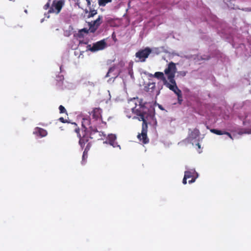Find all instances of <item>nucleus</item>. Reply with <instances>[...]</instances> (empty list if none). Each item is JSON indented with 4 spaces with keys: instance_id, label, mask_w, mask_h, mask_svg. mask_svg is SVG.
I'll use <instances>...</instances> for the list:
<instances>
[{
    "instance_id": "f257e3e1",
    "label": "nucleus",
    "mask_w": 251,
    "mask_h": 251,
    "mask_svg": "<svg viewBox=\"0 0 251 251\" xmlns=\"http://www.w3.org/2000/svg\"><path fill=\"white\" fill-rule=\"evenodd\" d=\"M138 99L134 98L128 101L129 107L132 112L139 116L138 120L143 122L142 126V132H148L147 118L149 116V109L144 104H142L141 101H138L139 104L137 105Z\"/></svg>"
},
{
    "instance_id": "f03ea898",
    "label": "nucleus",
    "mask_w": 251,
    "mask_h": 251,
    "mask_svg": "<svg viewBox=\"0 0 251 251\" xmlns=\"http://www.w3.org/2000/svg\"><path fill=\"white\" fill-rule=\"evenodd\" d=\"M144 90L148 92L151 96L156 97L159 94V90L156 87L155 82L153 79H148V81L144 83Z\"/></svg>"
},
{
    "instance_id": "7ed1b4c3",
    "label": "nucleus",
    "mask_w": 251,
    "mask_h": 251,
    "mask_svg": "<svg viewBox=\"0 0 251 251\" xmlns=\"http://www.w3.org/2000/svg\"><path fill=\"white\" fill-rule=\"evenodd\" d=\"M106 47V43L104 40L98 41L94 43L93 46H91L89 45L87 46V50H90L92 52H96L100 50H102Z\"/></svg>"
},
{
    "instance_id": "20e7f679",
    "label": "nucleus",
    "mask_w": 251,
    "mask_h": 251,
    "mask_svg": "<svg viewBox=\"0 0 251 251\" xmlns=\"http://www.w3.org/2000/svg\"><path fill=\"white\" fill-rule=\"evenodd\" d=\"M176 72V64L172 62L169 63L167 67L164 70L165 74L167 75V78H174Z\"/></svg>"
},
{
    "instance_id": "39448f33",
    "label": "nucleus",
    "mask_w": 251,
    "mask_h": 251,
    "mask_svg": "<svg viewBox=\"0 0 251 251\" xmlns=\"http://www.w3.org/2000/svg\"><path fill=\"white\" fill-rule=\"evenodd\" d=\"M82 126L84 128V131L89 129L90 131V135H92L93 133L98 132L97 128L96 126H92L91 125V120L89 118H83L82 121Z\"/></svg>"
},
{
    "instance_id": "423d86ee",
    "label": "nucleus",
    "mask_w": 251,
    "mask_h": 251,
    "mask_svg": "<svg viewBox=\"0 0 251 251\" xmlns=\"http://www.w3.org/2000/svg\"><path fill=\"white\" fill-rule=\"evenodd\" d=\"M151 52V50L149 48H146L144 50H139L135 54L136 57L138 58L137 61H145Z\"/></svg>"
},
{
    "instance_id": "0eeeda50",
    "label": "nucleus",
    "mask_w": 251,
    "mask_h": 251,
    "mask_svg": "<svg viewBox=\"0 0 251 251\" xmlns=\"http://www.w3.org/2000/svg\"><path fill=\"white\" fill-rule=\"evenodd\" d=\"M102 17L101 16H99L96 20L88 23L90 32L94 33L96 31L102 22Z\"/></svg>"
},
{
    "instance_id": "6e6552de",
    "label": "nucleus",
    "mask_w": 251,
    "mask_h": 251,
    "mask_svg": "<svg viewBox=\"0 0 251 251\" xmlns=\"http://www.w3.org/2000/svg\"><path fill=\"white\" fill-rule=\"evenodd\" d=\"M63 5V2L62 0L54 1L49 12L57 14L60 12Z\"/></svg>"
},
{
    "instance_id": "1a4fd4ad",
    "label": "nucleus",
    "mask_w": 251,
    "mask_h": 251,
    "mask_svg": "<svg viewBox=\"0 0 251 251\" xmlns=\"http://www.w3.org/2000/svg\"><path fill=\"white\" fill-rule=\"evenodd\" d=\"M142 77H154L157 78H165L164 76V75L162 72H156L154 75L147 73L146 72H143L141 73Z\"/></svg>"
},
{
    "instance_id": "9d476101",
    "label": "nucleus",
    "mask_w": 251,
    "mask_h": 251,
    "mask_svg": "<svg viewBox=\"0 0 251 251\" xmlns=\"http://www.w3.org/2000/svg\"><path fill=\"white\" fill-rule=\"evenodd\" d=\"M90 138H93V137H89L85 133L79 138L78 143L82 149L85 147V145H87L88 143H90L89 142Z\"/></svg>"
},
{
    "instance_id": "9b49d317",
    "label": "nucleus",
    "mask_w": 251,
    "mask_h": 251,
    "mask_svg": "<svg viewBox=\"0 0 251 251\" xmlns=\"http://www.w3.org/2000/svg\"><path fill=\"white\" fill-rule=\"evenodd\" d=\"M47 131L46 130L39 127L35 128L33 131V134L36 136H40L41 137H44L47 136Z\"/></svg>"
},
{
    "instance_id": "f8f14e48",
    "label": "nucleus",
    "mask_w": 251,
    "mask_h": 251,
    "mask_svg": "<svg viewBox=\"0 0 251 251\" xmlns=\"http://www.w3.org/2000/svg\"><path fill=\"white\" fill-rule=\"evenodd\" d=\"M137 138L143 144H147L149 143L150 140L147 136V133L141 132L137 135Z\"/></svg>"
},
{
    "instance_id": "ddd939ff",
    "label": "nucleus",
    "mask_w": 251,
    "mask_h": 251,
    "mask_svg": "<svg viewBox=\"0 0 251 251\" xmlns=\"http://www.w3.org/2000/svg\"><path fill=\"white\" fill-rule=\"evenodd\" d=\"M164 81V84L169 88L171 90H173L175 87L176 86L175 79H162Z\"/></svg>"
},
{
    "instance_id": "4468645a",
    "label": "nucleus",
    "mask_w": 251,
    "mask_h": 251,
    "mask_svg": "<svg viewBox=\"0 0 251 251\" xmlns=\"http://www.w3.org/2000/svg\"><path fill=\"white\" fill-rule=\"evenodd\" d=\"M101 110L99 108H95L93 109L92 111V117L93 119L95 120H98L100 119V120L101 119Z\"/></svg>"
},
{
    "instance_id": "2eb2a0df",
    "label": "nucleus",
    "mask_w": 251,
    "mask_h": 251,
    "mask_svg": "<svg viewBox=\"0 0 251 251\" xmlns=\"http://www.w3.org/2000/svg\"><path fill=\"white\" fill-rule=\"evenodd\" d=\"M195 171H187L185 172L184 176L186 178H189L192 177V179L191 180H189V181H188L189 183H191L194 182L195 181L196 178L193 177V174L195 173Z\"/></svg>"
},
{
    "instance_id": "dca6fc26",
    "label": "nucleus",
    "mask_w": 251,
    "mask_h": 251,
    "mask_svg": "<svg viewBox=\"0 0 251 251\" xmlns=\"http://www.w3.org/2000/svg\"><path fill=\"white\" fill-rule=\"evenodd\" d=\"M193 58L195 60V62L196 63H198L199 64L201 63V60L209 59V57L205 55H204L202 56L200 55H194L193 56Z\"/></svg>"
},
{
    "instance_id": "f3484780",
    "label": "nucleus",
    "mask_w": 251,
    "mask_h": 251,
    "mask_svg": "<svg viewBox=\"0 0 251 251\" xmlns=\"http://www.w3.org/2000/svg\"><path fill=\"white\" fill-rule=\"evenodd\" d=\"M116 139V137L115 135L110 134L108 135V142L109 144L113 147H116L117 144V143L115 142Z\"/></svg>"
},
{
    "instance_id": "a211bd4d",
    "label": "nucleus",
    "mask_w": 251,
    "mask_h": 251,
    "mask_svg": "<svg viewBox=\"0 0 251 251\" xmlns=\"http://www.w3.org/2000/svg\"><path fill=\"white\" fill-rule=\"evenodd\" d=\"M200 135V131L198 129H194L190 135V137L192 139H196L199 137Z\"/></svg>"
},
{
    "instance_id": "6ab92c4d",
    "label": "nucleus",
    "mask_w": 251,
    "mask_h": 251,
    "mask_svg": "<svg viewBox=\"0 0 251 251\" xmlns=\"http://www.w3.org/2000/svg\"><path fill=\"white\" fill-rule=\"evenodd\" d=\"M91 143H88L87 145L85 147V148L84 149V151L83 152V155H82V159H84V158L85 156H87L88 152L89 151L90 148L91 147Z\"/></svg>"
},
{
    "instance_id": "aec40b11",
    "label": "nucleus",
    "mask_w": 251,
    "mask_h": 251,
    "mask_svg": "<svg viewBox=\"0 0 251 251\" xmlns=\"http://www.w3.org/2000/svg\"><path fill=\"white\" fill-rule=\"evenodd\" d=\"M112 0H98L99 5L100 6H104L108 3L111 2Z\"/></svg>"
},
{
    "instance_id": "412c9836",
    "label": "nucleus",
    "mask_w": 251,
    "mask_h": 251,
    "mask_svg": "<svg viewBox=\"0 0 251 251\" xmlns=\"http://www.w3.org/2000/svg\"><path fill=\"white\" fill-rule=\"evenodd\" d=\"M186 73L187 72L185 71H179L177 73V74L176 75V77H184L186 75Z\"/></svg>"
},
{
    "instance_id": "4be33fe9",
    "label": "nucleus",
    "mask_w": 251,
    "mask_h": 251,
    "mask_svg": "<svg viewBox=\"0 0 251 251\" xmlns=\"http://www.w3.org/2000/svg\"><path fill=\"white\" fill-rule=\"evenodd\" d=\"M211 131L212 132V133H214L217 135H223L224 134V132L222 131V130H218V129H212L211 130Z\"/></svg>"
},
{
    "instance_id": "5701e85b",
    "label": "nucleus",
    "mask_w": 251,
    "mask_h": 251,
    "mask_svg": "<svg viewBox=\"0 0 251 251\" xmlns=\"http://www.w3.org/2000/svg\"><path fill=\"white\" fill-rule=\"evenodd\" d=\"M97 14V11L96 10H91L89 13L88 15V18L93 17Z\"/></svg>"
},
{
    "instance_id": "b1692460",
    "label": "nucleus",
    "mask_w": 251,
    "mask_h": 251,
    "mask_svg": "<svg viewBox=\"0 0 251 251\" xmlns=\"http://www.w3.org/2000/svg\"><path fill=\"white\" fill-rule=\"evenodd\" d=\"M172 91H173L176 95L182 93L181 91L177 87V85L175 86V88Z\"/></svg>"
},
{
    "instance_id": "393cba45",
    "label": "nucleus",
    "mask_w": 251,
    "mask_h": 251,
    "mask_svg": "<svg viewBox=\"0 0 251 251\" xmlns=\"http://www.w3.org/2000/svg\"><path fill=\"white\" fill-rule=\"evenodd\" d=\"M60 113H66L67 114V111L63 105H60L59 107Z\"/></svg>"
},
{
    "instance_id": "a878e982",
    "label": "nucleus",
    "mask_w": 251,
    "mask_h": 251,
    "mask_svg": "<svg viewBox=\"0 0 251 251\" xmlns=\"http://www.w3.org/2000/svg\"><path fill=\"white\" fill-rule=\"evenodd\" d=\"M177 96L178 103L180 104H181V103L183 101L182 93L180 94L179 95H177Z\"/></svg>"
},
{
    "instance_id": "bb28decb",
    "label": "nucleus",
    "mask_w": 251,
    "mask_h": 251,
    "mask_svg": "<svg viewBox=\"0 0 251 251\" xmlns=\"http://www.w3.org/2000/svg\"><path fill=\"white\" fill-rule=\"evenodd\" d=\"M75 132L77 133V137L79 138L81 136L80 133V129L79 127H75Z\"/></svg>"
},
{
    "instance_id": "cd10ccee",
    "label": "nucleus",
    "mask_w": 251,
    "mask_h": 251,
    "mask_svg": "<svg viewBox=\"0 0 251 251\" xmlns=\"http://www.w3.org/2000/svg\"><path fill=\"white\" fill-rule=\"evenodd\" d=\"M58 120L63 123H66L68 122L66 120H65L63 117L59 118Z\"/></svg>"
},
{
    "instance_id": "c85d7f7f",
    "label": "nucleus",
    "mask_w": 251,
    "mask_h": 251,
    "mask_svg": "<svg viewBox=\"0 0 251 251\" xmlns=\"http://www.w3.org/2000/svg\"><path fill=\"white\" fill-rule=\"evenodd\" d=\"M114 68H111L109 69L108 73H107L106 75V77H108L109 76V74L111 72H113L114 71Z\"/></svg>"
},
{
    "instance_id": "c756f323",
    "label": "nucleus",
    "mask_w": 251,
    "mask_h": 251,
    "mask_svg": "<svg viewBox=\"0 0 251 251\" xmlns=\"http://www.w3.org/2000/svg\"><path fill=\"white\" fill-rule=\"evenodd\" d=\"M80 32H84L85 33H88L90 32L89 29H87L86 28H83L80 30Z\"/></svg>"
},
{
    "instance_id": "7c9ffc66",
    "label": "nucleus",
    "mask_w": 251,
    "mask_h": 251,
    "mask_svg": "<svg viewBox=\"0 0 251 251\" xmlns=\"http://www.w3.org/2000/svg\"><path fill=\"white\" fill-rule=\"evenodd\" d=\"M187 178H186L185 176H184V177H183V179L182 180L183 184H186L187 183Z\"/></svg>"
},
{
    "instance_id": "2f4dec72",
    "label": "nucleus",
    "mask_w": 251,
    "mask_h": 251,
    "mask_svg": "<svg viewBox=\"0 0 251 251\" xmlns=\"http://www.w3.org/2000/svg\"><path fill=\"white\" fill-rule=\"evenodd\" d=\"M224 134L227 135L228 136H229L230 138H232L231 135L229 132L225 131V132H224Z\"/></svg>"
},
{
    "instance_id": "473e14b6",
    "label": "nucleus",
    "mask_w": 251,
    "mask_h": 251,
    "mask_svg": "<svg viewBox=\"0 0 251 251\" xmlns=\"http://www.w3.org/2000/svg\"><path fill=\"white\" fill-rule=\"evenodd\" d=\"M49 3H47L45 6H44V8L45 9H47L49 7Z\"/></svg>"
},
{
    "instance_id": "72a5a7b5",
    "label": "nucleus",
    "mask_w": 251,
    "mask_h": 251,
    "mask_svg": "<svg viewBox=\"0 0 251 251\" xmlns=\"http://www.w3.org/2000/svg\"><path fill=\"white\" fill-rule=\"evenodd\" d=\"M88 6H90L91 5V1L90 0H86Z\"/></svg>"
},
{
    "instance_id": "f704fd0d",
    "label": "nucleus",
    "mask_w": 251,
    "mask_h": 251,
    "mask_svg": "<svg viewBox=\"0 0 251 251\" xmlns=\"http://www.w3.org/2000/svg\"><path fill=\"white\" fill-rule=\"evenodd\" d=\"M197 145L198 146V148H201V145H200V144L199 143H198V144H197Z\"/></svg>"
},
{
    "instance_id": "c9c22d12",
    "label": "nucleus",
    "mask_w": 251,
    "mask_h": 251,
    "mask_svg": "<svg viewBox=\"0 0 251 251\" xmlns=\"http://www.w3.org/2000/svg\"><path fill=\"white\" fill-rule=\"evenodd\" d=\"M73 124H74L76 126H77V125L75 123H73Z\"/></svg>"
},
{
    "instance_id": "e433bc0d",
    "label": "nucleus",
    "mask_w": 251,
    "mask_h": 251,
    "mask_svg": "<svg viewBox=\"0 0 251 251\" xmlns=\"http://www.w3.org/2000/svg\"><path fill=\"white\" fill-rule=\"evenodd\" d=\"M77 5L79 6V7H80V6H79V4H78V3H77Z\"/></svg>"
},
{
    "instance_id": "4c0bfd02",
    "label": "nucleus",
    "mask_w": 251,
    "mask_h": 251,
    "mask_svg": "<svg viewBox=\"0 0 251 251\" xmlns=\"http://www.w3.org/2000/svg\"><path fill=\"white\" fill-rule=\"evenodd\" d=\"M10 1H14L15 0H9Z\"/></svg>"
}]
</instances>
